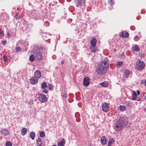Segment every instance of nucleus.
Returning <instances> with one entry per match:
<instances>
[{
  "label": "nucleus",
  "instance_id": "f257e3e1",
  "mask_svg": "<svg viewBox=\"0 0 146 146\" xmlns=\"http://www.w3.org/2000/svg\"><path fill=\"white\" fill-rule=\"evenodd\" d=\"M108 60V58H105L104 61L100 62L96 70L98 74L102 75L106 72L109 68Z\"/></svg>",
  "mask_w": 146,
  "mask_h": 146
},
{
  "label": "nucleus",
  "instance_id": "f03ea898",
  "mask_svg": "<svg viewBox=\"0 0 146 146\" xmlns=\"http://www.w3.org/2000/svg\"><path fill=\"white\" fill-rule=\"evenodd\" d=\"M130 125V123L127 121L125 120L123 117H121L116 123L115 129L116 131H119L124 127H129Z\"/></svg>",
  "mask_w": 146,
  "mask_h": 146
},
{
  "label": "nucleus",
  "instance_id": "7ed1b4c3",
  "mask_svg": "<svg viewBox=\"0 0 146 146\" xmlns=\"http://www.w3.org/2000/svg\"><path fill=\"white\" fill-rule=\"evenodd\" d=\"M32 52L35 56L36 60H41L42 58V54L39 49L36 46L33 47Z\"/></svg>",
  "mask_w": 146,
  "mask_h": 146
},
{
  "label": "nucleus",
  "instance_id": "20e7f679",
  "mask_svg": "<svg viewBox=\"0 0 146 146\" xmlns=\"http://www.w3.org/2000/svg\"><path fill=\"white\" fill-rule=\"evenodd\" d=\"M145 65L143 61H139L138 63H137L136 68L139 70H142L145 66Z\"/></svg>",
  "mask_w": 146,
  "mask_h": 146
},
{
  "label": "nucleus",
  "instance_id": "39448f33",
  "mask_svg": "<svg viewBox=\"0 0 146 146\" xmlns=\"http://www.w3.org/2000/svg\"><path fill=\"white\" fill-rule=\"evenodd\" d=\"M38 99L42 103L46 102L47 100L46 95L42 94L39 95Z\"/></svg>",
  "mask_w": 146,
  "mask_h": 146
},
{
  "label": "nucleus",
  "instance_id": "423d86ee",
  "mask_svg": "<svg viewBox=\"0 0 146 146\" xmlns=\"http://www.w3.org/2000/svg\"><path fill=\"white\" fill-rule=\"evenodd\" d=\"M84 3V0H76L75 3L77 7L81 8L83 3Z\"/></svg>",
  "mask_w": 146,
  "mask_h": 146
},
{
  "label": "nucleus",
  "instance_id": "0eeeda50",
  "mask_svg": "<svg viewBox=\"0 0 146 146\" xmlns=\"http://www.w3.org/2000/svg\"><path fill=\"white\" fill-rule=\"evenodd\" d=\"M90 79L87 76L84 77L83 81V84L84 86H87L90 84Z\"/></svg>",
  "mask_w": 146,
  "mask_h": 146
},
{
  "label": "nucleus",
  "instance_id": "6e6552de",
  "mask_svg": "<svg viewBox=\"0 0 146 146\" xmlns=\"http://www.w3.org/2000/svg\"><path fill=\"white\" fill-rule=\"evenodd\" d=\"M38 79L36 77H33L30 79V83L31 84H35L38 82Z\"/></svg>",
  "mask_w": 146,
  "mask_h": 146
},
{
  "label": "nucleus",
  "instance_id": "1a4fd4ad",
  "mask_svg": "<svg viewBox=\"0 0 146 146\" xmlns=\"http://www.w3.org/2000/svg\"><path fill=\"white\" fill-rule=\"evenodd\" d=\"M100 141L102 144L103 145H106L107 143L106 138L104 136L102 137L100 139Z\"/></svg>",
  "mask_w": 146,
  "mask_h": 146
},
{
  "label": "nucleus",
  "instance_id": "9d476101",
  "mask_svg": "<svg viewBox=\"0 0 146 146\" xmlns=\"http://www.w3.org/2000/svg\"><path fill=\"white\" fill-rule=\"evenodd\" d=\"M102 110L104 111H106L109 109V107L106 103H104L102 106Z\"/></svg>",
  "mask_w": 146,
  "mask_h": 146
},
{
  "label": "nucleus",
  "instance_id": "9b49d317",
  "mask_svg": "<svg viewBox=\"0 0 146 146\" xmlns=\"http://www.w3.org/2000/svg\"><path fill=\"white\" fill-rule=\"evenodd\" d=\"M90 49L91 51L94 53H95L98 50L97 48L96 45H91Z\"/></svg>",
  "mask_w": 146,
  "mask_h": 146
},
{
  "label": "nucleus",
  "instance_id": "f8f14e48",
  "mask_svg": "<svg viewBox=\"0 0 146 146\" xmlns=\"http://www.w3.org/2000/svg\"><path fill=\"white\" fill-rule=\"evenodd\" d=\"M129 36V34L126 31H123L121 32L120 34V36H121L122 37H127Z\"/></svg>",
  "mask_w": 146,
  "mask_h": 146
},
{
  "label": "nucleus",
  "instance_id": "ddd939ff",
  "mask_svg": "<svg viewBox=\"0 0 146 146\" xmlns=\"http://www.w3.org/2000/svg\"><path fill=\"white\" fill-rule=\"evenodd\" d=\"M1 133L4 135H8L9 134V131L6 129H2L1 131Z\"/></svg>",
  "mask_w": 146,
  "mask_h": 146
},
{
  "label": "nucleus",
  "instance_id": "4468645a",
  "mask_svg": "<svg viewBox=\"0 0 146 146\" xmlns=\"http://www.w3.org/2000/svg\"><path fill=\"white\" fill-rule=\"evenodd\" d=\"M35 77H36L38 78H40L41 77V74L40 71L39 70L36 71L35 73Z\"/></svg>",
  "mask_w": 146,
  "mask_h": 146
},
{
  "label": "nucleus",
  "instance_id": "2eb2a0df",
  "mask_svg": "<svg viewBox=\"0 0 146 146\" xmlns=\"http://www.w3.org/2000/svg\"><path fill=\"white\" fill-rule=\"evenodd\" d=\"M65 143V140L64 139H62V141H59L57 143L58 146H64Z\"/></svg>",
  "mask_w": 146,
  "mask_h": 146
},
{
  "label": "nucleus",
  "instance_id": "dca6fc26",
  "mask_svg": "<svg viewBox=\"0 0 146 146\" xmlns=\"http://www.w3.org/2000/svg\"><path fill=\"white\" fill-rule=\"evenodd\" d=\"M115 143V141L114 139L112 138H111L109 139L108 145V146H111L112 145Z\"/></svg>",
  "mask_w": 146,
  "mask_h": 146
},
{
  "label": "nucleus",
  "instance_id": "f3484780",
  "mask_svg": "<svg viewBox=\"0 0 146 146\" xmlns=\"http://www.w3.org/2000/svg\"><path fill=\"white\" fill-rule=\"evenodd\" d=\"M90 43L91 45H96L97 43V40L95 38H93L91 40Z\"/></svg>",
  "mask_w": 146,
  "mask_h": 146
},
{
  "label": "nucleus",
  "instance_id": "a211bd4d",
  "mask_svg": "<svg viewBox=\"0 0 146 146\" xmlns=\"http://www.w3.org/2000/svg\"><path fill=\"white\" fill-rule=\"evenodd\" d=\"M29 136L32 139L34 140L35 136V133L33 131H31L29 133Z\"/></svg>",
  "mask_w": 146,
  "mask_h": 146
},
{
  "label": "nucleus",
  "instance_id": "6ab92c4d",
  "mask_svg": "<svg viewBox=\"0 0 146 146\" xmlns=\"http://www.w3.org/2000/svg\"><path fill=\"white\" fill-rule=\"evenodd\" d=\"M100 85L104 87H106L108 86V83L107 82L105 81L101 82L100 83Z\"/></svg>",
  "mask_w": 146,
  "mask_h": 146
},
{
  "label": "nucleus",
  "instance_id": "aec40b11",
  "mask_svg": "<svg viewBox=\"0 0 146 146\" xmlns=\"http://www.w3.org/2000/svg\"><path fill=\"white\" fill-rule=\"evenodd\" d=\"M130 72L129 71L127 70H125L124 72V76L126 78H127L130 74Z\"/></svg>",
  "mask_w": 146,
  "mask_h": 146
},
{
  "label": "nucleus",
  "instance_id": "412c9836",
  "mask_svg": "<svg viewBox=\"0 0 146 146\" xmlns=\"http://www.w3.org/2000/svg\"><path fill=\"white\" fill-rule=\"evenodd\" d=\"M133 97L132 98V100H135L136 99L137 97V94L136 92L135 91H133L132 92Z\"/></svg>",
  "mask_w": 146,
  "mask_h": 146
},
{
  "label": "nucleus",
  "instance_id": "4be33fe9",
  "mask_svg": "<svg viewBox=\"0 0 146 146\" xmlns=\"http://www.w3.org/2000/svg\"><path fill=\"white\" fill-rule=\"evenodd\" d=\"M133 48L134 51L136 52L139 51L140 50L139 48L137 45H135L133 46Z\"/></svg>",
  "mask_w": 146,
  "mask_h": 146
},
{
  "label": "nucleus",
  "instance_id": "5701e85b",
  "mask_svg": "<svg viewBox=\"0 0 146 146\" xmlns=\"http://www.w3.org/2000/svg\"><path fill=\"white\" fill-rule=\"evenodd\" d=\"M27 129L26 128H23L21 130V134L23 135L25 134L27 132Z\"/></svg>",
  "mask_w": 146,
  "mask_h": 146
},
{
  "label": "nucleus",
  "instance_id": "b1692460",
  "mask_svg": "<svg viewBox=\"0 0 146 146\" xmlns=\"http://www.w3.org/2000/svg\"><path fill=\"white\" fill-rule=\"evenodd\" d=\"M35 56L34 55H31L29 57V60L31 62H33L35 58Z\"/></svg>",
  "mask_w": 146,
  "mask_h": 146
},
{
  "label": "nucleus",
  "instance_id": "393cba45",
  "mask_svg": "<svg viewBox=\"0 0 146 146\" xmlns=\"http://www.w3.org/2000/svg\"><path fill=\"white\" fill-rule=\"evenodd\" d=\"M36 143L37 145L38 146H41L42 145V143L41 139L40 138H38V140L36 141Z\"/></svg>",
  "mask_w": 146,
  "mask_h": 146
},
{
  "label": "nucleus",
  "instance_id": "a878e982",
  "mask_svg": "<svg viewBox=\"0 0 146 146\" xmlns=\"http://www.w3.org/2000/svg\"><path fill=\"white\" fill-rule=\"evenodd\" d=\"M123 64V62L117 61L116 63V65L117 66L120 67Z\"/></svg>",
  "mask_w": 146,
  "mask_h": 146
},
{
  "label": "nucleus",
  "instance_id": "bb28decb",
  "mask_svg": "<svg viewBox=\"0 0 146 146\" xmlns=\"http://www.w3.org/2000/svg\"><path fill=\"white\" fill-rule=\"evenodd\" d=\"M41 88L42 89H44L46 88L47 86V84L46 82H44L42 83L41 85Z\"/></svg>",
  "mask_w": 146,
  "mask_h": 146
},
{
  "label": "nucleus",
  "instance_id": "cd10ccee",
  "mask_svg": "<svg viewBox=\"0 0 146 146\" xmlns=\"http://www.w3.org/2000/svg\"><path fill=\"white\" fill-rule=\"evenodd\" d=\"M119 109L121 111H125L126 110V107L124 106H119Z\"/></svg>",
  "mask_w": 146,
  "mask_h": 146
},
{
  "label": "nucleus",
  "instance_id": "c85d7f7f",
  "mask_svg": "<svg viewBox=\"0 0 146 146\" xmlns=\"http://www.w3.org/2000/svg\"><path fill=\"white\" fill-rule=\"evenodd\" d=\"M40 136L41 137H43L45 136V133L44 131H41L40 133Z\"/></svg>",
  "mask_w": 146,
  "mask_h": 146
},
{
  "label": "nucleus",
  "instance_id": "c756f323",
  "mask_svg": "<svg viewBox=\"0 0 146 146\" xmlns=\"http://www.w3.org/2000/svg\"><path fill=\"white\" fill-rule=\"evenodd\" d=\"M48 87L49 88V90H51L53 88V86L52 84H48Z\"/></svg>",
  "mask_w": 146,
  "mask_h": 146
},
{
  "label": "nucleus",
  "instance_id": "7c9ffc66",
  "mask_svg": "<svg viewBox=\"0 0 146 146\" xmlns=\"http://www.w3.org/2000/svg\"><path fill=\"white\" fill-rule=\"evenodd\" d=\"M21 50V48L19 47H17L16 48L15 51L16 52H19Z\"/></svg>",
  "mask_w": 146,
  "mask_h": 146
},
{
  "label": "nucleus",
  "instance_id": "2f4dec72",
  "mask_svg": "<svg viewBox=\"0 0 146 146\" xmlns=\"http://www.w3.org/2000/svg\"><path fill=\"white\" fill-rule=\"evenodd\" d=\"M108 3L110 5H114V1L113 0H110L109 1Z\"/></svg>",
  "mask_w": 146,
  "mask_h": 146
},
{
  "label": "nucleus",
  "instance_id": "473e14b6",
  "mask_svg": "<svg viewBox=\"0 0 146 146\" xmlns=\"http://www.w3.org/2000/svg\"><path fill=\"white\" fill-rule=\"evenodd\" d=\"M6 146H12V144L11 143L9 142H7L6 144Z\"/></svg>",
  "mask_w": 146,
  "mask_h": 146
},
{
  "label": "nucleus",
  "instance_id": "72a5a7b5",
  "mask_svg": "<svg viewBox=\"0 0 146 146\" xmlns=\"http://www.w3.org/2000/svg\"><path fill=\"white\" fill-rule=\"evenodd\" d=\"M4 61L5 62H6L8 60L7 57L5 56H3Z\"/></svg>",
  "mask_w": 146,
  "mask_h": 146
},
{
  "label": "nucleus",
  "instance_id": "f704fd0d",
  "mask_svg": "<svg viewBox=\"0 0 146 146\" xmlns=\"http://www.w3.org/2000/svg\"><path fill=\"white\" fill-rule=\"evenodd\" d=\"M131 103L129 102H127L125 103V105L127 106H130Z\"/></svg>",
  "mask_w": 146,
  "mask_h": 146
},
{
  "label": "nucleus",
  "instance_id": "c9c22d12",
  "mask_svg": "<svg viewBox=\"0 0 146 146\" xmlns=\"http://www.w3.org/2000/svg\"><path fill=\"white\" fill-rule=\"evenodd\" d=\"M3 31L1 29H0V36L4 35Z\"/></svg>",
  "mask_w": 146,
  "mask_h": 146
},
{
  "label": "nucleus",
  "instance_id": "e433bc0d",
  "mask_svg": "<svg viewBox=\"0 0 146 146\" xmlns=\"http://www.w3.org/2000/svg\"><path fill=\"white\" fill-rule=\"evenodd\" d=\"M14 17L16 19H19L21 17L19 15H16L14 16Z\"/></svg>",
  "mask_w": 146,
  "mask_h": 146
},
{
  "label": "nucleus",
  "instance_id": "4c0bfd02",
  "mask_svg": "<svg viewBox=\"0 0 146 146\" xmlns=\"http://www.w3.org/2000/svg\"><path fill=\"white\" fill-rule=\"evenodd\" d=\"M139 56L141 58H143L144 56V55L143 53H141L139 54Z\"/></svg>",
  "mask_w": 146,
  "mask_h": 146
},
{
  "label": "nucleus",
  "instance_id": "58836bf2",
  "mask_svg": "<svg viewBox=\"0 0 146 146\" xmlns=\"http://www.w3.org/2000/svg\"><path fill=\"white\" fill-rule=\"evenodd\" d=\"M32 13H34V11H33L31 13L33 15V16L34 17L36 18V15H37L35 13H34V14H33Z\"/></svg>",
  "mask_w": 146,
  "mask_h": 146
},
{
  "label": "nucleus",
  "instance_id": "ea45409f",
  "mask_svg": "<svg viewBox=\"0 0 146 146\" xmlns=\"http://www.w3.org/2000/svg\"><path fill=\"white\" fill-rule=\"evenodd\" d=\"M29 104L30 105H32L33 104V101L30 100L29 102Z\"/></svg>",
  "mask_w": 146,
  "mask_h": 146
},
{
  "label": "nucleus",
  "instance_id": "a19ab883",
  "mask_svg": "<svg viewBox=\"0 0 146 146\" xmlns=\"http://www.w3.org/2000/svg\"><path fill=\"white\" fill-rule=\"evenodd\" d=\"M7 36L8 38H9L10 37V34L9 32H7Z\"/></svg>",
  "mask_w": 146,
  "mask_h": 146
},
{
  "label": "nucleus",
  "instance_id": "79ce46f5",
  "mask_svg": "<svg viewBox=\"0 0 146 146\" xmlns=\"http://www.w3.org/2000/svg\"><path fill=\"white\" fill-rule=\"evenodd\" d=\"M2 42H3V44L4 45V44H5L6 43L7 41L6 40L2 41Z\"/></svg>",
  "mask_w": 146,
  "mask_h": 146
},
{
  "label": "nucleus",
  "instance_id": "37998d69",
  "mask_svg": "<svg viewBox=\"0 0 146 146\" xmlns=\"http://www.w3.org/2000/svg\"><path fill=\"white\" fill-rule=\"evenodd\" d=\"M48 92V91L47 90H44V91H43V92L44 93H47Z\"/></svg>",
  "mask_w": 146,
  "mask_h": 146
},
{
  "label": "nucleus",
  "instance_id": "c03bdc74",
  "mask_svg": "<svg viewBox=\"0 0 146 146\" xmlns=\"http://www.w3.org/2000/svg\"><path fill=\"white\" fill-rule=\"evenodd\" d=\"M63 97L66 98L67 97V96L66 94H64L63 95Z\"/></svg>",
  "mask_w": 146,
  "mask_h": 146
},
{
  "label": "nucleus",
  "instance_id": "a18cd8bd",
  "mask_svg": "<svg viewBox=\"0 0 146 146\" xmlns=\"http://www.w3.org/2000/svg\"><path fill=\"white\" fill-rule=\"evenodd\" d=\"M137 92L138 95H139L140 94V92L139 90H137Z\"/></svg>",
  "mask_w": 146,
  "mask_h": 146
},
{
  "label": "nucleus",
  "instance_id": "49530a36",
  "mask_svg": "<svg viewBox=\"0 0 146 146\" xmlns=\"http://www.w3.org/2000/svg\"><path fill=\"white\" fill-rule=\"evenodd\" d=\"M64 60H62L61 62V63L62 64H63L64 63Z\"/></svg>",
  "mask_w": 146,
  "mask_h": 146
},
{
  "label": "nucleus",
  "instance_id": "de8ad7c7",
  "mask_svg": "<svg viewBox=\"0 0 146 146\" xmlns=\"http://www.w3.org/2000/svg\"><path fill=\"white\" fill-rule=\"evenodd\" d=\"M141 83H144V81L143 80H142L141 81Z\"/></svg>",
  "mask_w": 146,
  "mask_h": 146
},
{
  "label": "nucleus",
  "instance_id": "09e8293b",
  "mask_svg": "<svg viewBox=\"0 0 146 146\" xmlns=\"http://www.w3.org/2000/svg\"><path fill=\"white\" fill-rule=\"evenodd\" d=\"M51 146H57L55 145H53Z\"/></svg>",
  "mask_w": 146,
  "mask_h": 146
},
{
  "label": "nucleus",
  "instance_id": "8fccbe9b",
  "mask_svg": "<svg viewBox=\"0 0 146 146\" xmlns=\"http://www.w3.org/2000/svg\"><path fill=\"white\" fill-rule=\"evenodd\" d=\"M139 99H138V100H137V101H139Z\"/></svg>",
  "mask_w": 146,
  "mask_h": 146
},
{
  "label": "nucleus",
  "instance_id": "3c124183",
  "mask_svg": "<svg viewBox=\"0 0 146 146\" xmlns=\"http://www.w3.org/2000/svg\"><path fill=\"white\" fill-rule=\"evenodd\" d=\"M139 99H138V100H137V101H139Z\"/></svg>",
  "mask_w": 146,
  "mask_h": 146
}]
</instances>
